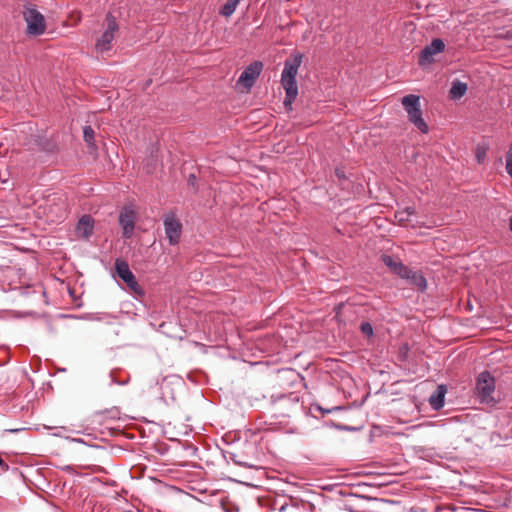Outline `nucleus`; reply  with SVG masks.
Segmentation results:
<instances>
[{
    "label": "nucleus",
    "mask_w": 512,
    "mask_h": 512,
    "mask_svg": "<svg viewBox=\"0 0 512 512\" xmlns=\"http://www.w3.org/2000/svg\"><path fill=\"white\" fill-rule=\"evenodd\" d=\"M301 63L302 55L299 53L293 55L291 58L285 61L281 76V83L286 92V97L284 100L286 107H291L293 101L298 95L296 76Z\"/></svg>",
    "instance_id": "nucleus-1"
},
{
    "label": "nucleus",
    "mask_w": 512,
    "mask_h": 512,
    "mask_svg": "<svg viewBox=\"0 0 512 512\" xmlns=\"http://www.w3.org/2000/svg\"><path fill=\"white\" fill-rule=\"evenodd\" d=\"M401 104L407 113L409 121L421 132L428 133V124L422 117L420 97L414 94H409L401 99Z\"/></svg>",
    "instance_id": "nucleus-2"
},
{
    "label": "nucleus",
    "mask_w": 512,
    "mask_h": 512,
    "mask_svg": "<svg viewBox=\"0 0 512 512\" xmlns=\"http://www.w3.org/2000/svg\"><path fill=\"white\" fill-rule=\"evenodd\" d=\"M115 271L117 276L125 282L127 287L135 294L143 293L141 286L138 284L134 274L130 270L128 263L121 259L115 261Z\"/></svg>",
    "instance_id": "nucleus-3"
},
{
    "label": "nucleus",
    "mask_w": 512,
    "mask_h": 512,
    "mask_svg": "<svg viewBox=\"0 0 512 512\" xmlns=\"http://www.w3.org/2000/svg\"><path fill=\"white\" fill-rule=\"evenodd\" d=\"M118 31V25L116 20L112 16H107L106 18V29L100 38L97 39L95 48L98 52H105L110 50L112 41L115 38V35Z\"/></svg>",
    "instance_id": "nucleus-4"
},
{
    "label": "nucleus",
    "mask_w": 512,
    "mask_h": 512,
    "mask_svg": "<svg viewBox=\"0 0 512 512\" xmlns=\"http://www.w3.org/2000/svg\"><path fill=\"white\" fill-rule=\"evenodd\" d=\"M24 18L27 23V32L31 35L44 33L46 24L44 16L34 8H26Z\"/></svg>",
    "instance_id": "nucleus-5"
},
{
    "label": "nucleus",
    "mask_w": 512,
    "mask_h": 512,
    "mask_svg": "<svg viewBox=\"0 0 512 512\" xmlns=\"http://www.w3.org/2000/svg\"><path fill=\"white\" fill-rule=\"evenodd\" d=\"M495 388V380L489 372H482L479 374L476 383V389L483 402L489 403L492 398V393Z\"/></svg>",
    "instance_id": "nucleus-6"
},
{
    "label": "nucleus",
    "mask_w": 512,
    "mask_h": 512,
    "mask_svg": "<svg viewBox=\"0 0 512 512\" xmlns=\"http://www.w3.org/2000/svg\"><path fill=\"white\" fill-rule=\"evenodd\" d=\"M445 44L441 39H434L430 45H427L420 53L418 63L421 67H426L434 62V56L443 52Z\"/></svg>",
    "instance_id": "nucleus-7"
},
{
    "label": "nucleus",
    "mask_w": 512,
    "mask_h": 512,
    "mask_svg": "<svg viewBox=\"0 0 512 512\" xmlns=\"http://www.w3.org/2000/svg\"><path fill=\"white\" fill-rule=\"evenodd\" d=\"M136 212L131 206L124 207L119 215V224L122 227L124 238H131L135 228Z\"/></svg>",
    "instance_id": "nucleus-8"
},
{
    "label": "nucleus",
    "mask_w": 512,
    "mask_h": 512,
    "mask_svg": "<svg viewBox=\"0 0 512 512\" xmlns=\"http://www.w3.org/2000/svg\"><path fill=\"white\" fill-rule=\"evenodd\" d=\"M262 67V63L258 61L253 62L247 66L239 77L238 85L242 86L243 88L250 89L253 86L255 80L260 75Z\"/></svg>",
    "instance_id": "nucleus-9"
},
{
    "label": "nucleus",
    "mask_w": 512,
    "mask_h": 512,
    "mask_svg": "<svg viewBox=\"0 0 512 512\" xmlns=\"http://www.w3.org/2000/svg\"><path fill=\"white\" fill-rule=\"evenodd\" d=\"M164 227L167 238L169 239L170 244L175 245L178 243L182 225L178 219L172 214L166 215L164 218Z\"/></svg>",
    "instance_id": "nucleus-10"
},
{
    "label": "nucleus",
    "mask_w": 512,
    "mask_h": 512,
    "mask_svg": "<svg viewBox=\"0 0 512 512\" xmlns=\"http://www.w3.org/2000/svg\"><path fill=\"white\" fill-rule=\"evenodd\" d=\"M94 221L91 216L85 215L80 218L76 227V234L80 238H89L93 233Z\"/></svg>",
    "instance_id": "nucleus-11"
},
{
    "label": "nucleus",
    "mask_w": 512,
    "mask_h": 512,
    "mask_svg": "<svg viewBox=\"0 0 512 512\" xmlns=\"http://www.w3.org/2000/svg\"><path fill=\"white\" fill-rule=\"evenodd\" d=\"M383 262L391 268V270L402 278L410 277V269L404 266L402 263L395 261L391 256H383Z\"/></svg>",
    "instance_id": "nucleus-12"
},
{
    "label": "nucleus",
    "mask_w": 512,
    "mask_h": 512,
    "mask_svg": "<svg viewBox=\"0 0 512 512\" xmlns=\"http://www.w3.org/2000/svg\"><path fill=\"white\" fill-rule=\"evenodd\" d=\"M447 389L444 385H438L437 389L429 397V404L434 410H440L444 406Z\"/></svg>",
    "instance_id": "nucleus-13"
},
{
    "label": "nucleus",
    "mask_w": 512,
    "mask_h": 512,
    "mask_svg": "<svg viewBox=\"0 0 512 512\" xmlns=\"http://www.w3.org/2000/svg\"><path fill=\"white\" fill-rule=\"evenodd\" d=\"M467 89L468 87L466 83H463L459 80H455L452 82V86L449 91V97L452 100H458L466 94Z\"/></svg>",
    "instance_id": "nucleus-14"
},
{
    "label": "nucleus",
    "mask_w": 512,
    "mask_h": 512,
    "mask_svg": "<svg viewBox=\"0 0 512 512\" xmlns=\"http://www.w3.org/2000/svg\"><path fill=\"white\" fill-rule=\"evenodd\" d=\"M415 214V210L412 207H407L403 210H399L395 213V219L397 222L402 226H408L412 220L411 217H413Z\"/></svg>",
    "instance_id": "nucleus-15"
},
{
    "label": "nucleus",
    "mask_w": 512,
    "mask_h": 512,
    "mask_svg": "<svg viewBox=\"0 0 512 512\" xmlns=\"http://www.w3.org/2000/svg\"><path fill=\"white\" fill-rule=\"evenodd\" d=\"M407 279L410 280L420 290H424L426 288V279L418 272L410 270V277Z\"/></svg>",
    "instance_id": "nucleus-16"
},
{
    "label": "nucleus",
    "mask_w": 512,
    "mask_h": 512,
    "mask_svg": "<svg viewBox=\"0 0 512 512\" xmlns=\"http://www.w3.org/2000/svg\"><path fill=\"white\" fill-rule=\"evenodd\" d=\"M240 0H228L220 10L225 17H230L236 10Z\"/></svg>",
    "instance_id": "nucleus-17"
},
{
    "label": "nucleus",
    "mask_w": 512,
    "mask_h": 512,
    "mask_svg": "<svg viewBox=\"0 0 512 512\" xmlns=\"http://www.w3.org/2000/svg\"><path fill=\"white\" fill-rule=\"evenodd\" d=\"M488 146L486 144H479L475 150V157L479 164L484 163L486 154H487Z\"/></svg>",
    "instance_id": "nucleus-18"
},
{
    "label": "nucleus",
    "mask_w": 512,
    "mask_h": 512,
    "mask_svg": "<svg viewBox=\"0 0 512 512\" xmlns=\"http://www.w3.org/2000/svg\"><path fill=\"white\" fill-rule=\"evenodd\" d=\"M83 134H84V140L85 142L92 146L94 145V130L92 129V127L90 126H86L83 130Z\"/></svg>",
    "instance_id": "nucleus-19"
},
{
    "label": "nucleus",
    "mask_w": 512,
    "mask_h": 512,
    "mask_svg": "<svg viewBox=\"0 0 512 512\" xmlns=\"http://www.w3.org/2000/svg\"><path fill=\"white\" fill-rule=\"evenodd\" d=\"M506 171L512 178V144L510 145L506 155Z\"/></svg>",
    "instance_id": "nucleus-20"
},
{
    "label": "nucleus",
    "mask_w": 512,
    "mask_h": 512,
    "mask_svg": "<svg viewBox=\"0 0 512 512\" xmlns=\"http://www.w3.org/2000/svg\"><path fill=\"white\" fill-rule=\"evenodd\" d=\"M361 332L367 336V337H370L373 335V328H372V325L368 322H364L361 324Z\"/></svg>",
    "instance_id": "nucleus-21"
},
{
    "label": "nucleus",
    "mask_w": 512,
    "mask_h": 512,
    "mask_svg": "<svg viewBox=\"0 0 512 512\" xmlns=\"http://www.w3.org/2000/svg\"><path fill=\"white\" fill-rule=\"evenodd\" d=\"M509 227H510V230L512 231V217L509 220Z\"/></svg>",
    "instance_id": "nucleus-22"
}]
</instances>
